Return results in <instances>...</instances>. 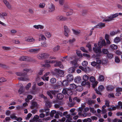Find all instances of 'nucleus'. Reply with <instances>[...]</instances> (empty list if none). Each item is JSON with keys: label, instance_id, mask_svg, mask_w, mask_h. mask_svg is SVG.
Returning <instances> with one entry per match:
<instances>
[{"label": "nucleus", "instance_id": "58836bf2", "mask_svg": "<svg viewBox=\"0 0 122 122\" xmlns=\"http://www.w3.org/2000/svg\"><path fill=\"white\" fill-rule=\"evenodd\" d=\"M104 80V77L102 75H100L99 76L98 78V80L99 81H103Z\"/></svg>", "mask_w": 122, "mask_h": 122}, {"label": "nucleus", "instance_id": "a19ab883", "mask_svg": "<svg viewBox=\"0 0 122 122\" xmlns=\"http://www.w3.org/2000/svg\"><path fill=\"white\" fill-rule=\"evenodd\" d=\"M89 109L90 110V112L92 113H95L96 112V111L94 110L93 108L90 107H89Z\"/></svg>", "mask_w": 122, "mask_h": 122}, {"label": "nucleus", "instance_id": "a878e982", "mask_svg": "<svg viewBox=\"0 0 122 122\" xmlns=\"http://www.w3.org/2000/svg\"><path fill=\"white\" fill-rule=\"evenodd\" d=\"M69 59V58H68L67 56H66L64 57H62L60 60L62 61H66V60Z\"/></svg>", "mask_w": 122, "mask_h": 122}, {"label": "nucleus", "instance_id": "052dcab7", "mask_svg": "<svg viewBox=\"0 0 122 122\" xmlns=\"http://www.w3.org/2000/svg\"><path fill=\"white\" fill-rule=\"evenodd\" d=\"M115 61L116 62L118 63L120 61V60L118 57L116 56L115 58Z\"/></svg>", "mask_w": 122, "mask_h": 122}, {"label": "nucleus", "instance_id": "e433bc0d", "mask_svg": "<svg viewBox=\"0 0 122 122\" xmlns=\"http://www.w3.org/2000/svg\"><path fill=\"white\" fill-rule=\"evenodd\" d=\"M67 81V80L63 81H62L63 86H67L68 84Z\"/></svg>", "mask_w": 122, "mask_h": 122}, {"label": "nucleus", "instance_id": "0eeeda50", "mask_svg": "<svg viewBox=\"0 0 122 122\" xmlns=\"http://www.w3.org/2000/svg\"><path fill=\"white\" fill-rule=\"evenodd\" d=\"M47 94L50 97L51 99H52L53 97L52 95L53 94L54 95H55L57 94V92L54 90L51 91H49L47 92Z\"/></svg>", "mask_w": 122, "mask_h": 122}, {"label": "nucleus", "instance_id": "680f3d73", "mask_svg": "<svg viewBox=\"0 0 122 122\" xmlns=\"http://www.w3.org/2000/svg\"><path fill=\"white\" fill-rule=\"evenodd\" d=\"M98 84V82L97 81H96L94 83H93L92 84V86L93 87L95 88L96 86Z\"/></svg>", "mask_w": 122, "mask_h": 122}, {"label": "nucleus", "instance_id": "393cba45", "mask_svg": "<svg viewBox=\"0 0 122 122\" xmlns=\"http://www.w3.org/2000/svg\"><path fill=\"white\" fill-rule=\"evenodd\" d=\"M57 97L58 99L61 100L63 98L64 96L61 93H59L57 95Z\"/></svg>", "mask_w": 122, "mask_h": 122}, {"label": "nucleus", "instance_id": "774afa93", "mask_svg": "<svg viewBox=\"0 0 122 122\" xmlns=\"http://www.w3.org/2000/svg\"><path fill=\"white\" fill-rule=\"evenodd\" d=\"M32 114L30 113H29L27 115V117L26 118V119L27 120H29V118L31 117Z\"/></svg>", "mask_w": 122, "mask_h": 122}, {"label": "nucleus", "instance_id": "4c0bfd02", "mask_svg": "<svg viewBox=\"0 0 122 122\" xmlns=\"http://www.w3.org/2000/svg\"><path fill=\"white\" fill-rule=\"evenodd\" d=\"M83 78L84 80L87 81L89 79V77L87 75H85L83 76Z\"/></svg>", "mask_w": 122, "mask_h": 122}, {"label": "nucleus", "instance_id": "6ab92c4d", "mask_svg": "<svg viewBox=\"0 0 122 122\" xmlns=\"http://www.w3.org/2000/svg\"><path fill=\"white\" fill-rule=\"evenodd\" d=\"M116 91L117 92L116 94V95L119 96L121 94L120 92L122 91V88L119 87H117L116 88Z\"/></svg>", "mask_w": 122, "mask_h": 122}, {"label": "nucleus", "instance_id": "473e14b6", "mask_svg": "<svg viewBox=\"0 0 122 122\" xmlns=\"http://www.w3.org/2000/svg\"><path fill=\"white\" fill-rule=\"evenodd\" d=\"M110 47L113 49L115 50L117 49L118 47L117 45L115 44L111 45H110Z\"/></svg>", "mask_w": 122, "mask_h": 122}, {"label": "nucleus", "instance_id": "09e8293b", "mask_svg": "<svg viewBox=\"0 0 122 122\" xmlns=\"http://www.w3.org/2000/svg\"><path fill=\"white\" fill-rule=\"evenodd\" d=\"M88 64V62L86 61H84L82 63V65L84 66H86Z\"/></svg>", "mask_w": 122, "mask_h": 122}, {"label": "nucleus", "instance_id": "423d86ee", "mask_svg": "<svg viewBox=\"0 0 122 122\" xmlns=\"http://www.w3.org/2000/svg\"><path fill=\"white\" fill-rule=\"evenodd\" d=\"M54 71L60 76L63 77L64 76V72L63 71L57 69H55Z\"/></svg>", "mask_w": 122, "mask_h": 122}, {"label": "nucleus", "instance_id": "39448f33", "mask_svg": "<svg viewBox=\"0 0 122 122\" xmlns=\"http://www.w3.org/2000/svg\"><path fill=\"white\" fill-rule=\"evenodd\" d=\"M64 34L66 36L68 37L70 31L68 27L66 25H64Z\"/></svg>", "mask_w": 122, "mask_h": 122}, {"label": "nucleus", "instance_id": "f3484780", "mask_svg": "<svg viewBox=\"0 0 122 122\" xmlns=\"http://www.w3.org/2000/svg\"><path fill=\"white\" fill-rule=\"evenodd\" d=\"M39 116L36 115L33 118V121L35 122H40L41 121L40 119H39Z\"/></svg>", "mask_w": 122, "mask_h": 122}, {"label": "nucleus", "instance_id": "c85d7f7f", "mask_svg": "<svg viewBox=\"0 0 122 122\" xmlns=\"http://www.w3.org/2000/svg\"><path fill=\"white\" fill-rule=\"evenodd\" d=\"M70 89L72 90L75 89H76V86L74 84H70Z\"/></svg>", "mask_w": 122, "mask_h": 122}, {"label": "nucleus", "instance_id": "4d7b16f0", "mask_svg": "<svg viewBox=\"0 0 122 122\" xmlns=\"http://www.w3.org/2000/svg\"><path fill=\"white\" fill-rule=\"evenodd\" d=\"M102 52L105 54H107L108 53V51L107 49H103L102 50Z\"/></svg>", "mask_w": 122, "mask_h": 122}, {"label": "nucleus", "instance_id": "7ed1b4c3", "mask_svg": "<svg viewBox=\"0 0 122 122\" xmlns=\"http://www.w3.org/2000/svg\"><path fill=\"white\" fill-rule=\"evenodd\" d=\"M49 60H46L45 61V64L43 65L44 66L49 67H50V65L48 63H53L55 62V61L54 60H51L52 59H55L56 58L55 57L53 56H51L49 58L48 57Z\"/></svg>", "mask_w": 122, "mask_h": 122}, {"label": "nucleus", "instance_id": "a211bd4d", "mask_svg": "<svg viewBox=\"0 0 122 122\" xmlns=\"http://www.w3.org/2000/svg\"><path fill=\"white\" fill-rule=\"evenodd\" d=\"M74 81L75 82L77 83H81V77L79 76L76 77L74 79Z\"/></svg>", "mask_w": 122, "mask_h": 122}, {"label": "nucleus", "instance_id": "8fccbe9b", "mask_svg": "<svg viewBox=\"0 0 122 122\" xmlns=\"http://www.w3.org/2000/svg\"><path fill=\"white\" fill-rule=\"evenodd\" d=\"M67 94L69 95L70 94H72V91L71 89H67Z\"/></svg>", "mask_w": 122, "mask_h": 122}, {"label": "nucleus", "instance_id": "f704fd0d", "mask_svg": "<svg viewBox=\"0 0 122 122\" xmlns=\"http://www.w3.org/2000/svg\"><path fill=\"white\" fill-rule=\"evenodd\" d=\"M120 41V39L119 38L116 37L114 39V41L115 43H117L119 42Z\"/></svg>", "mask_w": 122, "mask_h": 122}, {"label": "nucleus", "instance_id": "aec40b11", "mask_svg": "<svg viewBox=\"0 0 122 122\" xmlns=\"http://www.w3.org/2000/svg\"><path fill=\"white\" fill-rule=\"evenodd\" d=\"M77 61L75 60L73 61H71L70 64H71L73 65L75 67H76L78 66V64L77 63Z\"/></svg>", "mask_w": 122, "mask_h": 122}, {"label": "nucleus", "instance_id": "603ef678", "mask_svg": "<svg viewBox=\"0 0 122 122\" xmlns=\"http://www.w3.org/2000/svg\"><path fill=\"white\" fill-rule=\"evenodd\" d=\"M95 80V78L93 76H91L90 78V81L92 82H94Z\"/></svg>", "mask_w": 122, "mask_h": 122}, {"label": "nucleus", "instance_id": "49530a36", "mask_svg": "<svg viewBox=\"0 0 122 122\" xmlns=\"http://www.w3.org/2000/svg\"><path fill=\"white\" fill-rule=\"evenodd\" d=\"M86 47L88 48L89 50V51H91L92 50L91 45L89 43H88L86 45Z\"/></svg>", "mask_w": 122, "mask_h": 122}, {"label": "nucleus", "instance_id": "5701e85b", "mask_svg": "<svg viewBox=\"0 0 122 122\" xmlns=\"http://www.w3.org/2000/svg\"><path fill=\"white\" fill-rule=\"evenodd\" d=\"M40 49H31L29 50V51L31 53H37L39 51Z\"/></svg>", "mask_w": 122, "mask_h": 122}, {"label": "nucleus", "instance_id": "de8ad7c7", "mask_svg": "<svg viewBox=\"0 0 122 122\" xmlns=\"http://www.w3.org/2000/svg\"><path fill=\"white\" fill-rule=\"evenodd\" d=\"M39 39H41L43 40L46 39V38L43 35H41L39 36Z\"/></svg>", "mask_w": 122, "mask_h": 122}, {"label": "nucleus", "instance_id": "a18cd8bd", "mask_svg": "<svg viewBox=\"0 0 122 122\" xmlns=\"http://www.w3.org/2000/svg\"><path fill=\"white\" fill-rule=\"evenodd\" d=\"M76 53L77 55L80 57H82V54L81 53V51H76Z\"/></svg>", "mask_w": 122, "mask_h": 122}, {"label": "nucleus", "instance_id": "412c9836", "mask_svg": "<svg viewBox=\"0 0 122 122\" xmlns=\"http://www.w3.org/2000/svg\"><path fill=\"white\" fill-rule=\"evenodd\" d=\"M7 15V13L5 12L0 13V17L1 19H5V17Z\"/></svg>", "mask_w": 122, "mask_h": 122}, {"label": "nucleus", "instance_id": "5fc2aeb1", "mask_svg": "<svg viewBox=\"0 0 122 122\" xmlns=\"http://www.w3.org/2000/svg\"><path fill=\"white\" fill-rule=\"evenodd\" d=\"M10 117L12 119H16L17 117L15 115V114H11L10 115Z\"/></svg>", "mask_w": 122, "mask_h": 122}, {"label": "nucleus", "instance_id": "79ce46f5", "mask_svg": "<svg viewBox=\"0 0 122 122\" xmlns=\"http://www.w3.org/2000/svg\"><path fill=\"white\" fill-rule=\"evenodd\" d=\"M113 88V87L111 86H108L107 87V89L108 91H111Z\"/></svg>", "mask_w": 122, "mask_h": 122}, {"label": "nucleus", "instance_id": "2eb2a0df", "mask_svg": "<svg viewBox=\"0 0 122 122\" xmlns=\"http://www.w3.org/2000/svg\"><path fill=\"white\" fill-rule=\"evenodd\" d=\"M66 78L68 81H71L73 80V77L71 74H69L66 76Z\"/></svg>", "mask_w": 122, "mask_h": 122}, {"label": "nucleus", "instance_id": "dca6fc26", "mask_svg": "<svg viewBox=\"0 0 122 122\" xmlns=\"http://www.w3.org/2000/svg\"><path fill=\"white\" fill-rule=\"evenodd\" d=\"M82 85V86H87L88 87H89L90 86V83L88 81L84 80L81 83Z\"/></svg>", "mask_w": 122, "mask_h": 122}, {"label": "nucleus", "instance_id": "864d4df0", "mask_svg": "<svg viewBox=\"0 0 122 122\" xmlns=\"http://www.w3.org/2000/svg\"><path fill=\"white\" fill-rule=\"evenodd\" d=\"M41 46L44 47H46L47 46V44L46 43V42L45 41L43 43H42Z\"/></svg>", "mask_w": 122, "mask_h": 122}, {"label": "nucleus", "instance_id": "6e6552de", "mask_svg": "<svg viewBox=\"0 0 122 122\" xmlns=\"http://www.w3.org/2000/svg\"><path fill=\"white\" fill-rule=\"evenodd\" d=\"M104 89L103 86L102 85H100L98 87V90H96L97 93L98 94L101 95V92L103 91Z\"/></svg>", "mask_w": 122, "mask_h": 122}, {"label": "nucleus", "instance_id": "bf43d9fd", "mask_svg": "<svg viewBox=\"0 0 122 122\" xmlns=\"http://www.w3.org/2000/svg\"><path fill=\"white\" fill-rule=\"evenodd\" d=\"M47 10L49 11V12H51L54 11L55 10V8H47Z\"/></svg>", "mask_w": 122, "mask_h": 122}, {"label": "nucleus", "instance_id": "bb28decb", "mask_svg": "<svg viewBox=\"0 0 122 122\" xmlns=\"http://www.w3.org/2000/svg\"><path fill=\"white\" fill-rule=\"evenodd\" d=\"M37 103L35 102H33L32 103V105L30 106L31 109H33L35 107H37Z\"/></svg>", "mask_w": 122, "mask_h": 122}, {"label": "nucleus", "instance_id": "1a4fd4ad", "mask_svg": "<svg viewBox=\"0 0 122 122\" xmlns=\"http://www.w3.org/2000/svg\"><path fill=\"white\" fill-rule=\"evenodd\" d=\"M56 20H59L63 21L66 20L67 18L61 15H58L56 17Z\"/></svg>", "mask_w": 122, "mask_h": 122}, {"label": "nucleus", "instance_id": "20e7f679", "mask_svg": "<svg viewBox=\"0 0 122 122\" xmlns=\"http://www.w3.org/2000/svg\"><path fill=\"white\" fill-rule=\"evenodd\" d=\"M49 56V55L47 53H42L38 55L37 56V57L39 59H48Z\"/></svg>", "mask_w": 122, "mask_h": 122}, {"label": "nucleus", "instance_id": "e2e57ef3", "mask_svg": "<svg viewBox=\"0 0 122 122\" xmlns=\"http://www.w3.org/2000/svg\"><path fill=\"white\" fill-rule=\"evenodd\" d=\"M31 84L30 83H28L27 85L26 86H25V88L26 89L28 90L30 87Z\"/></svg>", "mask_w": 122, "mask_h": 122}, {"label": "nucleus", "instance_id": "c03bdc74", "mask_svg": "<svg viewBox=\"0 0 122 122\" xmlns=\"http://www.w3.org/2000/svg\"><path fill=\"white\" fill-rule=\"evenodd\" d=\"M72 30L74 33L76 34H77L80 33V30H76L74 29H72Z\"/></svg>", "mask_w": 122, "mask_h": 122}, {"label": "nucleus", "instance_id": "7c9ffc66", "mask_svg": "<svg viewBox=\"0 0 122 122\" xmlns=\"http://www.w3.org/2000/svg\"><path fill=\"white\" fill-rule=\"evenodd\" d=\"M3 2L7 8H9L10 7L9 3L6 0H4Z\"/></svg>", "mask_w": 122, "mask_h": 122}, {"label": "nucleus", "instance_id": "3c124183", "mask_svg": "<svg viewBox=\"0 0 122 122\" xmlns=\"http://www.w3.org/2000/svg\"><path fill=\"white\" fill-rule=\"evenodd\" d=\"M118 107L117 106L116 107L113 106L112 107V109L110 108H108V110L109 111H111V110H115Z\"/></svg>", "mask_w": 122, "mask_h": 122}, {"label": "nucleus", "instance_id": "f257e3e1", "mask_svg": "<svg viewBox=\"0 0 122 122\" xmlns=\"http://www.w3.org/2000/svg\"><path fill=\"white\" fill-rule=\"evenodd\" d=\"M106 44L105 40H102L101 41H100L99 42L98 44V47L97 46L96 44H94V47L93 48V50L96 53H100L101 52V48L103 46H106Z\"/></svg>", "mask_w": 122, "mask_h": 122}, {"label": "nucleus", "instance_id": "f03ea898", "mask_svg": "<svg viewBox=\"0 0 122 122\" xmlns=\"http://www.w3.org/2000/svg\"><path fill=\"white\" fill-rule=\"evenodd\" d=\"M122 13H117L112 15L108 17L105 19L103 20V22H105L110 21L113 20V18L118 17L119 15H122Z\"/></svg>", "mask_w": 122, "mask_h": 122}, {"label": "nucleus", "instance_id": "338daca9", "mask_svg": "<svg viewBox=\"0 0 122 122\" xmlns=\"http://www.w3.org/2000/svg\"><path fill=\"white\" fill-rule=\"evenodd\" d=\"M45 6V4L43 3H41L39 5V7L40 8H44Z\"/></svg>", "mask_w": 122, "mask_h": 122}, {"label": "nucleus", "instance_id": "ea45409f", "mask_svg": "<svg viewBox=\"0 0 122 122\" xmlns=\"http://www.w3.org/2000/svg\"><path fill=\"white\" fill-rule=\"evenodd\" d=\"M50 81L51 83L54 84L56 82V80L55 78H52L50 79Z\"/></svg>", "mask_w": 122, "mask_h": 122}, {"label": "nucleus", "instance_id": "4468645a", "mask_svg": "<svg viewBox=\"0 0 122 122\" xmlns=\"http://www.w3.org/2000/svg\"><path fill=\"white\" fill-rule=\"evenodd\" d=\"M25 40L27 42H35V40L32 37L30 36L25 38Z\"/></svg>", "mask_w": 122, "mask_h": 122}, {"label": "nucleus", "instance_id": "cd10ccee", "mask_svg": "<svg viewBox=\"0 0 122 122\" xmlns=\"http://www.w3.org/2000/svg\"><path fill=\"white\" fill-rule=\"evenodd\" d=\"M60 49V46L59 45L55 46L53 49V50L55 52L59 50Z\"/></svg>", "mask_w": 122, "mask_h": 122}, {"label": "nucleus", "instance_id": "72a5a7b5", "mask_svg": "<svg viewBox=\"0 0 122 122\" xmlns=\"http://www.w3.org/2000/svg\"><path fill=\"white\" fill-rule=\"evenodd\" d=\"M78 114L80 117H86L87 116V114L84 113L82 114L81 112H79Z\"/></svg>", "mask_w": 122, "mask_h": 122}, {"label": "nucleus", "instance_id": "6e6d98bb", "mask_svg": "<svg viewBox=\"0 0 122 122\" xmlns=\"http://www.w3.org/2000/svg\"><path fill=\"white\" fill-rule=\"evenodd\" d=\"M81 50L83 52L86 53H87L88 51H87L83 47H81L80 48Z\"/></svg>", "mask_w": 122, "mask_h": 122}, {"label": "nucleus", "instance_id": "37998d69", "mask_svg": "<svg viewBox=\"0 0 122 122\" xmlns=\"http://www.w3.org/2000/svg\"><path fill=\"white\" fill-rule=\"evenodd\" d=\"M73 100L74 101H76L78 102H79L81 101V100L80 98L77 97H74L73 98Z\"/></svg>", "mask_w": 122, "mask_h": 122}, {"label": "nucleus", "instance_id": "13d9d810", "mask_svg": "<svg viewBox=\"0 0 122 122\" xmlns=\"http://www.w3.org/2000/svg\"><path fill=\"white\" fill-rule=\"evenodd\" d=\"M67 88L63 89L62 91V93L65 95H66L67 93Z\"/></svg>", "mask_w": 122, "mask_h": 122}, {"label": "nucleus", "instance_id": "f8f14e48", "mask_svg": "<svg viewBox=\"0 0 122 122\" xmlns=\"http://www.w3.org/2000/svg\"><path fill=\"white\" fill-rule=\"evenodd\" d=\"M54 66L55 67L58 66L60 68L62 69L64 68V66L62 64L61 62L60 61L56 62L54 64Z\"/></svg>", "mask_w": 122, "mask_h": 122}, {"label": "nucleus", "instance_id": "69168bd1", "mask_svg": "<svg viewBox=\"0 0 122 122\" xmlns=\"http://www.w3.org/2000/svg\"><path fill=\"white\" fill-rule=\"evenodd\" d=\"M102 63L101 60L99 59H97V63L98 64H99Z\"/></svg>", "mask_w": 122, "mask_h": 122}, {"label": "nucleus", "instance_id": "9d476101", "mask_svg": "<svg viewBox=\"0 0 122 122\" xmlns=\"http://www.w3.org/2000/svg\"><path fill=\"white\" fill-rule=\"evenodd\" d=\"M29 71V69H25L24 70V71H26V72H25L23 73L20 72H17L16 73V74L17 76H24L26 74V72H28Z\"/></svg>", "mask_w": 122, "mask_h": 122}, {"label": "nucleus", "instance_id": "c756f323", "mask_svg": "<svg viewBox=\"0 0 122 122\" xmlns=\"http://www.w3.org/2000/svg\"><path fill=\"white\" fill-rule=\"evenodd\" d=\"M76 90L79 92H81L82 91L83 88L82 86H78L76 87Z\"/></svg>", "mask_w": 122, "mask_h": 122}, {"label": "nucleus", "instance_id": "b1692460", "mask_svg": "<svg viewBox=\"0 0 122 122\" xmlns=\"http://www.w3.org/2000/svg\"><path fill=\"white\" fill-rule=\"evenodd\" d=\"M75 70L74 68L73 67H71L69 68L68 70V72L69 73H72L74 72Z\"/></svg>", "mask_w": 122, "mask_h": 122}, {"label": "nucleus", "instance_id": "9b49d317", "mask_svg": "<svg viewBox=\"0 0 122 122\" xmlns=\"http://www.w3.org/2000/svg\"><path fill=\"white\" fill-rule=\"evenodd\" d=\"M105 24L102 22L98 23L97 25L94 27V28H102L105 26Z\"/></svg>", "mask_w": 122, "mask_h": 122}, {"label": "nucleus", "instance_id": "c9c22d12", "mask_svg": "<svg viewBox=\"0 0 122 122\" xmlns=\"http://www.w3.org/2000/svg\"><path fill=\"white\" fill-rule=\"evenodd\" d=\"M45 35L47 38H50L51 37V34L50 33L48 32H45Z\"/></svg>", "mask_w": 122, "mask_h": 122}, {"label": "nucleus", "instance_id": "4be33fe9", "mask_svg": "<svg viewBox=\"0 0 122 122\" xmlns=\"http://www.w3.org/2000/svg\"><path fill=\"white\" fill-rule=\"evenodd\" d=\"M19 60L20 61H27L28 60V57L26 56H22L19 58Z\"/></svg>", "mask_w": 122, "mask_h": 122}, {"label": "nucleus", "instance_id": "2f4dec72", "mask_svg": "<svg viewBox=\"0 0 122 122\" xmlns=\"http://www.w3.org/2000/svg\"><path fill=\"white\" fill-rule=\"evenodd\" d=\"M20 88L18 92L19 94H21L22 93L23 91V90L22 89L23 88V86L22 84H20Z\"/></svg>", "mask_w": 122, "mask_h": 122}, {"label": "nucleus", "instance_id": "ddd939ff", "mask_svg": "<svg viewBox=\"0 0 122 122\" xmlns=\"http://www.w3.org/2000/svg\"><path fill=\"white\" fill-rule=\"evenodd\" d=\"M50 72H48L46 73L42 77V79L44 80L48 81L49 77L48 76L49 75Z\"/></svg>", "mask_w": 122, "mask_h": 122}, {"label": "nucleus", "instance_id": "0e129e2a", "mask_svg": "<svg viewBox=\"0 0 122 122\" xmlns=\"http://www.w3.org/2000/svg\"><path fill=\"white\" fill-rule=\"evenodd\" d=\"M117 33V32L116 31L114 32L113 31L110 32V34L112 36H114L116 35Z\"/></svg>", "mask_w": 122, "mask_h": 122}]
</instances>
